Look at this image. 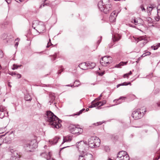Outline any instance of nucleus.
<instances>
[{"label":"nucleus","mask_w":160,"mask_h":160,"mask_svg":"<svg viewBox=\"0 0 160 160\" xmlns=\"http://www.w3.org/2000/svg\"><path fill=\"white\" fill-rule=\"evenodd\" d=\"M45 119L53 128L57 129L61 126L60 120L50 111L47 112L45 116Z\"/></svg>","instance_id":"1"},{"label":"nucleus","mask_w":160,"mask_h":160,"mask_svg":"<svg viewBox=\"0 0 160 160\" xmlns=\"http://www.w3.org/2000/svg\"><path fill=\"white\" fill-rule=\"evenodd\" d=\"M98 9L105 13H109L112 9V6L109 0H101L98 4Z\"/></svg>","instance_id":"2"},{"label":"nucleus","mask_w":160,"mask_h":160,"mask_svg":"<svg viewBox=\"0 0 160 160\" xmlns=\"http://www.w3.org/2000/svg\"><path fill=\"white\" fill-rule=\"evenodd\" d=\"M37 147V143L35 140L28 141L24 144V148L27 152H33Z\"/></svg>","instance_id":"3"},{"label":"nucleus","mask_w":160,"mask_h":160,"mask_svg":"<svg viewBox=\"0 0 160 160\" xmlns=\"http://www.w3.org/2000/svg\"><path fill=\"white\" fill-rule=\"evenodd\" d=\"M100 142V139L96 136L92 137L88 140V146L91 148L98 147Z\"/></svg>","instance_id":"4"},{"label":"nucleus","mask_w":160,"mask_h":160,"mask_svg":"<svg viewBox=\"0 0 160 160\" xmlns=\"http://www.w3.org/2000/svg\"><path fill=\"white\" fill-rule=\"evenodd\" d=\"M37 24H38L37 26V28L38 30H36L39 33H43L45 30V27L43 23L41 22H40L39 23L38 21L36 20L33 21L32 23V27L34 29H35V27H34V26Z\"/></svg>","instance_id":"5"},{"label":"nucleus","mask_w":160,"mask_h":160,"mask_svg":"<svg viewBox=\"0 0 160 160\" xmlns=\"http://www.w3.org/2000/svg\"><path fill=\"white\" fill-rule=\"evenodd\" d=\"M70 132L73 134L79 135L83 132V130L81 128L74 125H71L69 127Z\"/></svg>","instance_id":"6"},{"label":"nucleus","mask_w":160,"mask_h":160,"mask_svg":"<svg viewBox=\"0 0 160 160\" xmlns=\"http://www.w3.org/2000/svg\"><path fill=\"white\" fill-rule=\"evenodd\" d=\"M77 148L79 151L84 152L88 150V146L87 142L81 141L77 143Z\"/></svg>","instance_id":"7"},{"label":"nucleus","mask_w":160,"mask_h":160,"mask_svg":"<svg viewBox=\"0 0 160 160\" xmlns=\"http://www.w3.org/2000/svg\"><path fill=\"white\" fill-rule=\"evenodd\" d=\"M112 62V58L109 56H105L102 57L100 60L101 64L104 66H107Z\"/></svg>","instance_id":"8"},{"label":"nucleus","mask_w":160,"mask_h":160,"mask_svg":"<svg viewBox=\"0 0 160 160\" xmlns=\"http://www.w3.org/2000/svg\"><path fill=\"white\" fill-rule=\"evenodd\" d=\"M144 113L141 112L140 109H137L134 111L132 114V117L135 119H138L142 118Z\"/></svg>","instance_id":"9"},{"label":"nucleus","mask_w":160,"mask_h":160,"mask_svg":"<svg viewBox=\"0 0 160 160\" xmlns=\"http://www.w3.org/2000/svg\"><path fill=\"white\" fill-rule=\"evenodd\" d=\"M10 151L12 153V156L11 158V160H20V156L18 154L17 151L12 149H10Z\"/></svg>","instance_id":"10"},{"label":"nucleus","mask_w":160,"mask_h":160,"mask_svg":"<svg viewBox=\"0 0 160 160\" xmlns=\"http://www.w3.org/2000/svg\"><path fill=\"white\" fill-rule=\"evenodd\" d=\"M92 155L89 153H87L83 155H80L78 160H92Z\"/></svg>","instance_id":"11"},{"label":"nucleus","mask_w":160,"mask_h":160,"mask_svg":"<svg viewBox=\"0 0 160 160\" xmlns=\"http://www.w3.org/2000/svg\"><path fill=\"white\" fill-rule=\"evenodd\" d=\"M8 112H7L5 108L0 105V118H2L4 116L8 117Z\"/></svg>","instance_id":"12"},{"label":"nucleus","mask_w":160,"mask_h":160,"mask_svg":"<svg viewBox=\"0 0 160 160\" xmlns=\"http://www.w3.org/2000/svg\"><path fill=\"white\" fill-rule=\"evenodd\" d=\"M131 22L133 23L135 25L138 26H142V20L140 18H137L135 17H133L131 19Z\"/></svg>","instance_id":"13"},{"label":"nucleus","mask_w":160,"mask_h":160,"mask_svg":"<svg viewBox=\"0 0 160 160\" xmlns=\"http://www.w3.org/2000/svg\"><path fill=\"white\" fill-rule=\"evenodd\" d=\"M140 41H142L140 44V46L141 47H143L147 42V41L146 39L144 36L139 37L136 40L137 42Z\"/></svg>","instance_id":"14"},{"label":"nucleus","mask_w":160,"mask_h":160,"mask_svg":"<svg viewBox=\"0 0 160 160\" xmlns=\"http://www.w3.org/2000/svg\"><path fill=\"white\" fill-rule=\"evenodd\" d=\"M41 155L47 160H49L51 158L52 154L51 152L48 151L42 153L41 154Z\"/></svg>","instance_id":"15"},{"label":"nucleus","mask_w":160,"mask_h":160,"mask_svg":"<svg viewBox=\"0 0 160 160\" xmlns=\"http://www.w3.org/2000/svg\"><path fill=\"white\" fill-rule=\"evenodd\" d=\"M118 15V13L115 11L113 12L111 14L109 18L111 22H114L116 21V18Z\"/></svg>","instance_id":"16"},{"label":"nucleus","mask_w":160,"mask_h":160,"mask_svg":"<svg viewBox=\"0 0 160 160\" xmlns=\"http://www.w3.org/2000/svg\"><path fill=\"white\" fill-rule=\"evenodd\" d=\"M72 140V137L71 136H66L63 137V141L62 142L61 145L63 144L65 142H70Z\"/></svg>","instance_id":"17"},{"label":"nucleus","mask_w":160,"mask_h":160,"mask_svg":"<svg viewBox=\"0 0 160 160\" xmlns=\"http://www.w3.org/2000/svg\"><path fill=\"white\" fill-rule=\"evenodd\" d=\"M79 67L82 69L86 70L88 69V67L87 66V62L82 63L79 65Z\"/></svg>","instance_id":"18"},{"label":"nucleus","mask_w":160,"mask_h":160,"mask_svg":"<svg viewBox=\"0 0 160 160\" xmlns=\"http://www.w3.org/2000/svg\"><path fill=\"white\" fill-rule=\"evenodd\" d=\"M47 6H50L49 2L48 0L43 1L39 7V8Z\"/></svg>","instance_id":"19"},{"label":"nucleus","mask_w":160,"mask_h":160,"mask_svg":"<svg viewBox=\"0 0 160 160\" xmlns=\"http://www.w3.org/2000/svg\"><path fill=\"white\" fill-rule=\"evenodd\" d=\"M59 139V137H56L54 138L53 140H50L49 142L51 145L55 144L57 143Z\"/></svg>","instance_id":"20"},{"label":"nucleus","mask_w":160,"mask_h":160,"mask_svg":"<svg viewBox=\"0 0 160 160\" xmlns=\"http://www.w3.org/2000/svg\"><path fill=\"white\" fill-rule=\"evenodd\" d=\"M49 98L50 100L49 101V102L51 105L52 103L55 99V94L54 93H51L49 94Z\"/></svg>","instance_id":"21"},{"label":"nucleus","mask_w":160,"mask_h":160,"mask_svg":"<svg viewBox=\"0 0 160 160\" xmlns=\"http://www.w3.org/2000/svg\"><path fill=\"white\" fill-rule=\"evenodd\" d=\"M126 152L125 151H121L117 155V158H118L119 160H121V158H122V157H123L124 155L126 154Z\"/></svg>","instance_id":"22"},{"label":"nucleus","mask_w":160,"mask_h":160,"mask_svg":"<svg viewBox=\"0 0 160 160\" xmlns=\"http://www.w3.org/2000/svg\"><path fill=\"white\" fill-rule=\"evenodd\" d=\"M120 37L118 34L112 35V39L114 42L118 41L120 39Z\"/></svg>","instance_id":"23"},{"label":"nucleus","mask_w":160,"mask_h":160,"mask_svg":"<svg viewBox=\"0 0 160 160\" xmlns=\"http://www.w3.org/2000/svg\"><path fill=\"white\" fill-rule=\"evenodd\" d=\"M96 66V64L93 62H87V66L88 67V68L92 69L94 68V67Z\"/></svg>","instance_id":"24"},{"label":"nucleus","mask_w":160,"mask_h":160,"mask_svg":"<svg viewBox=\"0 0 160 160\" xmlns=\"http://www.w3.org/2000/svg\"><path fill=\"white\" fill-rule=\"evenodd\" d=\"M129 155L126 152V154L124 155L123 157H122V158H121L120 160H129Z\"/></svg>","instance_id":"25"},{"label":"nucleus","mask_w":160,"mask_h":160,"mask_svg":"<svg viewBox=\"0 0 160 160\" xmlns=\"http://www.w3.org/2000/svg\"><path fill=\"white\" fill-rule=\"evenodd\" d=\"M97 102V104H98V106H99V107L97 108L99 109L100 108L99 107L102 106L105 104L106 102V100H103L102 102Z\"/></svg>","instance_id":"26"},{"label":"nucleus","mask_w":160,"mask_h":160,"mask_svg":"<svg viewBox=\"0 0 160 160\" xmlns=\"http://www.w3.org/2000/svg\"><path fill=\"white\" fill-rule=\"evenodd\" d=\"M95 100L93 101L92 102L91 104H92L90 105L88 108H91L93 107H95L97 106H98V104L97 103V102H94Z\"/></svg>","instance_id":"27"},{"label":"nucleus","mask_w":160,"mask_h":160,"mask_svg":"<svg viewBox=\"0 0 160 160\" xmlns=\"http://www.w3.org/2000/svg\"><path fill=\"white\" fill-rule=\"evenodd\" d=\"M157 12L158 16L155 17L154 18L156 21H158L160 18V10H157Z\"/></svg>","instance_id":"28"},{"label":"nucleus","mask_w":160,"mask_h":160,"mask_svg":"<svg viewBox=\"0 0 160 160\" xmlns=\"http://www.w3.org/2000/svg\"><path fill=\"white\" fill-rule=\"evenodd\" d=\"M129 84H130V85L131 84V83L130 82H128L127 83V82H125L119 84L117 85V88H118L120 86H126V85H129Z\"/></svg>","instance_id":"29"},{"label":"nucleus","mask_w":160,"mask_h":160,"mask_svg":"<svg viewBox=\"0 0 160 160\" xmlns=\"http://www.w3.org/2000/svg\"><path fill=\"white\" fill-rule=\"evenodd\" d=\"M127 63V62H121L119 64L116 65L115 66V67L117 68H120V66H122L124 65H126Z\"/></svg>","instance_id":"30"},{"label":"nucleus","mask_w":160,"mask_h":160,"mask_svg":"<svg viewBox=\"0 0 160 160\" xmlns=\"http://www.w3.org/2000/svg\"><path fill=\"white\" fill-rule=\"evenodd\" d=\"M25 99L27 101H30L32 98L29 95H26L25 97Z\"/></svg>","instance_id":"31"},{"label":"nucleus","mask_w":160,"mask_h":160,"mask_svg":"<svg viewBox=\"0 0 160 160\" xmlns=\"http://www.w3.org/2000/svg\"><path fill=\"white\" fill-rule=\"evenodd\" d=\"M151 54V53L149 52H146L145 53H144L143 54L142 56V57H144L145 56L149 55Z\"/></svg>","instance_id":"32"},{"label":"nucleus","mask_w":160,"mask_h":160,"mask_svg":"<svg viewBox=\"0 0 160 160\" xmlns=\"http://www.w3.org/2000/svg\"><path fill=\"white\" fill-rule=\"evenodd\" d=\"M126 98L124 97H120L118 99L114 100L113 101L114 102H115L116 101H118L120 100H124Z\"/></svg>","instance_id":"33"},{"label":"nucleus","mask_w":160,"mask_h":160,"mask_svg":"<svg viewBox=\"0 0 160 160\" xmlns=\"http://www.w3.org/2000/svg\"><path fill=\"white\" fill-rule=\"evenodd\" d=\"M19 67V66L15 64H14L13 65V67L12 68V70H14L16 69H17Z\"/></svg>","instance_id":"34"},{"label":"nucleus","mask_w":160,"mask_h":160,"mask_svg":"<svg viewBox=\"0 0 160 160\" xmlns=\"http://www.w3.org/2000/svg\"><path fill=\"white\" fill-rule=\"evenodd\" d=\"M85 110V108L82 109L81 110H80L79 112H77L76 115H79L81 114L82 112L83 111H84Z\"/></svg>","instance_id":"35"},{"label":"nucleus","mask_w":160,"mask_h":160,"mask_svg":"<svg viewBox=\"0 0 160 160\" xmlns=\"http://www.w3.org/2000/svg\"><path fill=\"white\" fill-rule=\"evenodd\" d=\"M152 8L151 7H148L147 8V10L148 12L149 13L150 12H151V11H152Z\"/></svg>","instance_id":"36"},{"label":"nucleus","mask_w":160,"mask_h":160,"mask_svg":"<svg viewBox=\"0 0 160 160\" xmlns=\"http://www.w3.org/2000/svg\"><path fill=\"white\" fill-rule=\"evenodd\" d=\"M103 122H97L96 123H94V125H95L96 126H98L99 125H101Z\"/></svg>","instance_id":"37"},{"label":"nucleus","mask_w":160,"mask_h":160,"mask_svg":"<svg viewBox=\"0 0 160 160\" xmlns=\"http://www.w3.org/2000/svg\"><path fill=\"white\" fill-rule=\"evenodd\" d=\"M78 83H79V81L78 80H76L75 81L74 83L77 84V85L75 86V87H78L80 84H78Z\"/></svg>","instance_id":"38"},{"label":"nucleus","mask_w":160,"mask_h":160,"mask_svg":"<svg viewBox=\"0 0 160 160\" xmlns=\"http://www.w3.org/2000/svg\"><path fill=\"white\" fill-rule=\"evenodd\" d=\"M3 56V54L2 51L0 50V58H2Z\"/></svg>","instance_id":"39"},{"label":"nucleus","mask_w":160,"mask_h":160,"mask_svg":"<svg viewBox=\"0 0 160 160\" xmlns=\"http://www.w3.org/2000/svg\"><path fill=\"white\" fill-rule=\"evenodd\" d=\"M104 149L106 152L108 151L109 150L108 146H105L104 147Z\"/></svg>","instance_id":"40"},{"label":"nucleus","mask_w":160,"mask_h":160,"mask_svg":"<svg viewBox=\"0 0 160 160\" xmlns=\"http://www.w3.org/2000/svg\"><path fill=\"white\" fill-rule=\"evenodd\" d=\"M123 77L125 78H128V75L127 74V73L123 75Z\"/></svg>","instance_id":"41"},{"label":"nucleus","mask_w":160,"mask_h":160,"mask_svg":"<svg viewBox=\"0 0 160 160\" xmlns=\"http://www.w3.org/2000/svg\"><path fill=\"white\" fill-rule=\"evenodd\" d=\"M104 74V72H101L98 73V75L100 76H102Z\"/></svg>","instance_id":"42"},{"label":"nucleus","mask_w":160,"mask_h":160,"mask_svg":"<svg viewBox=\"0 0 160 160\" xmlns=\"http://www.w3.org/2000/svg\"><path fill=\"white\" fill-rule=\"evenodd\" d=\"M17 78H21V75L20 74L18 73L17 74Z\"/></svg>","instance_id":"43"},{"label":"nucleus","mask_w":160,"mask_h":160,"mask_svg":"<svg viewBox=\"0 0 160 160\" xmlns=\"http://www.w3.org/2000/svg\"><path fill=\"white\" fill-rule=\"evenodd\" d=\"M50 43H51V44L52 45V44L51 43V40H50V39H49V42H48V45H47V48H48V47H49V44Z\"/></svg>","instance_id":"44"},{"label":"nucleus","mask_w":160,"mask_h":160,"mask_svg":"<svg viewBox=\"0 0 160 160\" xmlns=\"http://www.w3.org/2000/svg\"><path fill=\"white\" fill-rule=\"evenodd\" d=\"M5 1L8 4H9L11 3V0H5Z\"/></svg>","instance_id":"45"},{"label":"nucleus","mask_w":160,"mask_h":160,"mask_svg":"<svg viewBox=\"0 0 160 160\" xmlns=\"http://www.w3.org/2000/svg\"><path fill=\"white\" fill-rule=\"evenodd\" d=\"M158 46H155L154 47L153 49L154 50L157 49L158 48Z\"/></svg>","instance_id":"46"},{"label":"nucleus","mask_w":160,"mask_h":160,"mask_svg":"<svg viewBox=\"0 0 160 160\" xmlns=\"http://www.w3.org/2000/svg\"><path fill=\"white\" fill-rule=\"evenodd\" d=\"M157 10H160V4H159L158 6Z\"/></svg>","instance_id":"47"},{"label":"nucleus","mask_w":160,"mask_h":160,"mask_svg":"<svg viewBox=\"0 0 160 160\" xmlns=\"http://www.w3.org/2000/svg\"><path fill=\"white\" fill-rule=\"evenodd\" d=\"M9 74L11 75L12 76H13L14 75H16V73L15 72H12V73H9Z\"/></svg>","instance_id":"48"},{"label":"nucleus","mask_w":160,"mask_h":160,"mask_svg":"<svg viewBox=\"0 0 160 160\" xmlns=\"http://www.w3.org/2000/svg\"><path fill=\"white\" fill-rule=\"evenodd\" d=\"M141 8H142V11H145V9L143 8V7L142 6H141Z\"/></svg>","instance_id":"49"},{"label":"nucleus","mask_w":160,"mask_h":160,"mask_svg":"<svg viewBox=\"0 0 160 160\" xmlns=\"http://www.w3.org/2000/svg\"><path fill=\"white\" fill-rule=\"evenodd\" d=\"M127 74H128V76L129 75H131L132 74V72L131 71H130L129 73H127Z\"/></svg>","instance_id":"50"},{"label":"nucleus","mask_w":160,"mask_h":160,"mask_svg":"<svg viewBox=\"0 0 160 160\" xmlns=\"http://www.w3.org/2000/svg\"><path fill=\"white\" fill-rule=\"evenodd\" d=\"M100 100V97H98L96 99H95V100H98H98Z\"/></svg>","instance_id":"51"},{"label":"nucleus","mask_w":160,"mask_h":160,"mask_svg":"<svg viewBox=\"0 0 160 160\" xmlns=\"http://www.w3.org/2000/svg\"><path fill=\"white\" fill-rule=\"evenodd\" d=\"M102 38V37H100V40H99L98 41V43L99 44V43L101 42V41Z\"/></svg>","instance_id":"52"},{"label":"nucleus","mask_w":160,"mask_h":160,"mask_svg":"<svg viewBox=\"0 0 160 160\" xmlns=\"http://www.w3.org/2000/svg\"><path fill=\"white\" fill-rule=\"evenodd\" d=\"M157 104L158 106L160 107V102L157 103Z\"/></svg>","instance_id":"53"},{"label":"nucleus","mask_w":160,"mask_h":160,"mask_svg":"<svg viewBox=\"0 0 160 160\" xmlns=\"http://www.w3.org/2000/svg\"><path fill=\"white\" fill-rule=\"evenodd\" d=\"M18 44V42H16L15 44V46H16L17 47Z\"/></svg>","instance_id":"54"},{"label":"nucleus","mask_w":160,"mask_h":160,"mask_svg":"<svg viewBox=\"0 0 160 160\" xmlns=\"http://www.w3.org/2000/svg\"><path fill=\"white\" fill-rule=\"evenodd\" d=\"M9 139V137H6L5 138V140H6H6H7L8 141V139Z\"/></svg>","instance_id":"55"},{"label":"nucleus","mask_w":160,"mask_h":160,"mask_svg":"<svg viewBox=\"0 0 160 160\" xmlns=\"http://www.w3.org/2000/svg\"><path fill=\"white\" fill-rule=\"evenodd\" d=\"M8 86L9 87H12L11 85H10V82H9L8 83Z\"/></svg>","instance_id":"56"},{"label":"nucleus","mask_w":160,"mask_h":160,"mask_svg":"<svg viewBox=\"0 0 160 160\" xmlns=\"http://www.w3.org/2000/svg\"><path fill=\"white\" fill-rule=\"evenodd\" d=\"M160 158V156L158 157V158H156L154 160H158Z\"/></svg>","instance_id":"57"},{"label":"nucleus","mask_w":160,"mask_h":160,"mask_svg":"<svg viewBox=\"0 0 160 160\" xmlns=\"http://www.w3.org/2000/svg\"><path fill=\"white\" fill-rule=\"evenodd\" d=\"M2 129H1L0 128V133H3V131H1Z\"/></svg>","instance_id":"58"},{"label":"nucleus","mask_w":160,"mask_h":160,"mask_svg":"<svg viewBox=\"0 0 160 160\" xmlns=\"http://www.w3.org/2000/svg\"><path fill=\"white\" fill-rule=\"evenodd\" d=\"M130 26L131 27H132L133 28H136V26L135 25H131Z\"/></svg>","instance_id":"59"},{"label":"nucleus","mask_w":160,"mask_h":160,"mask_svg":"<svg viewBox=\"0 0 160 160\" xmlns=\"http://www.w3.org/2000/svg\"><path fill=\"white\" fill-rule=\"evenodd\" d=\"M140 58H138V59L137 61H136V62H137V63H138V62H139V60H140Z\"/></svg>","instance_id":"60"},{"label":"nucleus","mask_w":160,"mask_h":160,"mask_svg":"<svg viewBox=\"0 0 160 160\" xmlns=\"http://www.w3.org/2000/svg\"><path fill=\"white\" fill-rule=\"evenodd\" d=\"M117 103V104H120V103H122V102H116Z\"/></svg>","instance_id":"61"},{"label":"nucleus","mask_w":160,"mask_h":160,"mask_svg":"<svg viewBox=\"0 0 160 160\" xmlns=\"http://www.w3.org/2000/svg\"><path fill=\"white\" fill-rule=\"evenodd\" d=\"M156 46H158V47H160V43H158Z\"/></svg>","instance_id":"62"},{"label":"nucleus","mask_w":160,"mask_h":160,"mask_svg":"<svg viewBox=\"0 0 160 160\" xmlns=\"http://www.w3.org/2000/svg\"><path fill=\"white\" fill-rule=\"evenodd\" d=\"M53 58H54V59L53 60H55L56 58V56H54V55L53 56Z\"/></svg>","instance_id":"63"},{"label":"nucleus","mask_w":160,"mask_h":160,"mask_svg":"<svg viewBox=\"0 0 160 160\" xmlns=\"http://www.w3.org/2000/svg\"><path fill=\"white\" fill-rule=\"evenodd\" d=\"M89 108H86V111H89Z\"/></svg>","instance_id":"64"}]
</instances>
